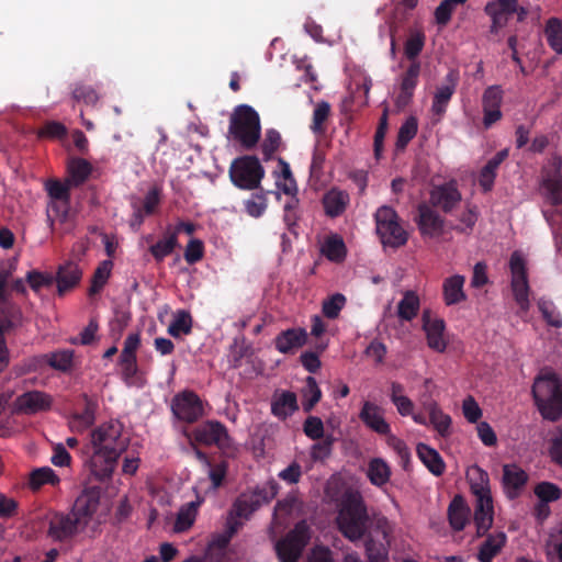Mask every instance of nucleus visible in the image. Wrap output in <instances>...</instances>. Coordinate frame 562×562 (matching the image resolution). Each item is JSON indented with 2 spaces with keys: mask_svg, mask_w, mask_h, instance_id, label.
<instances>
[{
  "mask_svg": "<svg viewBox=\"0 0 562 562\" xmlns=\"http://www.w3.org/2000/svg\"><path fill=\"white\" fill-rule=\"evenodd\" d=\"M505 543L506 535L504 532L490 535L480 547L477 560L480 562H491L501 552Z\"/></svg>",
  "mask_w": 562,
  "mask_h": 562,
  "instance_id": "34",
  "label": "nucleus"
},
{
  "mask_svg": "<svg viewBox=\"0 0 562 562\" xmlns=\"http://www.w3.org/2000/svg\"><path fill=\"white\" fill-rule=\"evenodd\" d=\"M535 494L542 503L554 502L562 495L561 490L553 483L541 482L535 487Z\"/></svg>",
  "mask_w": 562,
  "mask_h": 562,
  "instance_id": "58",
  "label": "nucleus"
},
{
  "mask_svg": "<svg viewBox=\"0 0 562 562\" xmlns=\"http://www.w3.org/2000/svg\"><path fill=\"white\" fill-rule=\"evenodd\" d=\"M25 281L35 293H38L42 288L52 286L55 282V278L52 273L30 270L25 276Z\"/></svg>",
  "mask_w": 562,
  "mask_h": 562,
  "instance_id": "52",
  "label": "nucleus"
},
{
  "mask_svg": "<svg viewBox=\"0 0 562 562\" xmlns=\"http://www.w3.org/2000/svg\"><path fill=\"white\" fill-rule=\"evenodd\" d=\"M67 170L70 176L69 181L74 187H78L89 178L92 171V166L83 158L74 157L69 159Z\"/></svg>",
  "mask_w": 562,
  "mask_h": 562,
  "instance_id": "37",
  "label": "nucleus"
},
{
  "mask_svg": "<svg viewBox=\"0 0 562 562\" xmlns=\"http://www.w3.org/2000/svg\"><path fill=\"white\" fill-rule=\"evenodd\" d=\"M193 439L204 446H216L227 448L231 442L227 428L217 420H206L195 427L192 431Z\"/></svg>",
  "mask_w": 562,
  "mask_h": 562,
  "instance_id": "12",
  "label": "nucleus"
},
{
  "mask_svg": "<svg viewBox=\"0 0 562 562\" xmlns=\"http://www.w3.org/2000/svg\"><path fill=\"white\" fill-rule=\"evenodd\" d=\"M518 0H495L485 7L486 13L492 18V32H497L507 24L508 16L517 11Z\"/></svg>",
  "mask_w": 562,
  "mask_h": 562,
  "instance_id": "21",
  "label": "nucleus"
},
{
  "mask_svg": "<svg viewBox=\"0 0 562 562\" xmlns=\"http://www.w3.org/2000/svg\"><path fill=\"white\" fill-rule=\"evenodd\" d=\"M391 474L390 465L382 458H373L369 461L367 476L371 484L381 487L390 481Z\"/></svg>",
  "mask_w": 562,
  "mask_h": 562,
  "instance_id": "33",
  "label": "nucleus"
},
{
  "mask_svg": "<svg viewBox=\"0 0 562 562\" xmlns=\"http://www.w3.org/2000/svg\"><path fill=\"white\" fill-rule=\"evenodd\" d=\"M383 409L376 404L366 401L359 413L361 422L372 431L379 435H389L391 426L384 418Z\"/></svg>",
  "mask_w": 562,
  "mask_h": 562,
  "instance_id": "18",
  "label": "nucleus"
},
{
  "mask_svg": "<svg viewBox=\"0 0 562 562\" xmlns=\"http://www.w3.org/2000/svg\"><path fill=\"white\" fill-rule=\"evenodd\" d=\"M54 278L57 283V294L63 296L79 284L82 278V270L76 262L66 261L58 267Z\"/></svg>",
  "mask_w": 562,
  "mask_h": 562,
  "instance_id": "19",
  "label": "nucleus"
},
{
  "mask_svg": "<svg viewBox=\"0 0 562 562\" xmlns=\"http://www.w3.org/2000/svg\"><path fill=\"white\" fill-rule=\"evenodd\" d=\"M509 266L512 271V291L515 301L522 312H527L530 307L529 284L525 260L519 252L515 251L512 255Z\"/></svg>",
  "mask_w": 562,
  "mask_h": 562,
  "instance_id": "8",
  "label": "nucleus"
},
{
  "mask_svg": "<svg viewBox=\"0 0 562 562\" xmlns=\"http://www.w3.org/2000/svg\"><path fill=\"white\" fill-rule=\"evenodd\" d=\"M71 513H53L48 518L47 536L57 542H66L74 539L85 529Z\"/></svg>",
  "mask_w": 562,
  "mask_h": 562,
  "instance_id": "9",
  "label": "nucleus"
},
{
  "mask_svg": "<svg viewBox=\"0 0 562 562\" xmlns=\"http://www.w3.org/2000/svg\"><path fill=\"white\" fill-rule=\"evenodd\" d=\"M546 35L550 46L559 54L562 53V23L550 19L546 26Z\"/></svg>",
  "mask_w": 562,
  "mask_h": 562,
  "instance_id": "55",
  "label": "nucleus"
},
{
  "mask_svg": "<svg viewBox=\"0 0 562 562\" xmlns=\"http://www.w3.org/2000/svg\"><path fill=\"white\" fill-rule=\"evenodd\" d=\"M420 301L416 292L406 291L397 305V315L402 321L411 322L418 314Z\"/></svg>",
  "mask_w": 562,
  "mask_h": 562,
  "instance_id": "39",
  "label": "nucleus"
},
{
  "mask_svg": "<svg viewBox=\"0 0 562 562\" xmlns=\"http://www.w3.org/2000/svg\"><path fill=\"white\" fill-rule=\"evenodd\" d=\"M178 246L179 241L176 234L171 233V226H168L162 238L149 247V252L157 262H162Z\"/></svg>",
  "mask_w": 562,
  "mask_h": 562,
  "instance_id": "32",
  "label": "nucleus"
},
{
  "mask_svg": "<svg viewBox=\"0 0 562 562\" xmlns=\"http://www.w3.org/2000/svg\"><path fill=\"white\" fill-rule=\"evenodd\" d=\"M130 440L123 436V425L110 420L94 428L90 434L92 454L87 459L90 474L99 482L112 479L119 459L126 451Z\"/></svg>",
  "mask_w": 562,
  "mask_h": 562,
  "instance_id": "1",
  "label": "nucleus"
},
{
  "mask_svg": "<svg viewBox=\"0 0 562 562\" xmlns=\"http://www.w3.org/2000/svg\"><path fill=\"white\" fill-rule=\"evenodd\" d=\"M454 71H449L447 78L448 83L437 87L436 92L434 93L431 113H432V122L437 123L441 120L442 115L446 113L447 106L451 101V98L454 93L456 85L453 81Z\"/></svg>",
  "mask_w": 562,
  "mask_h": 562,
  "instance_id": "23",
  "label": "nucleus"
},
{
  "mask_svg": "<svg viewBox=\"0 0 562 562\" xmlns=\"http://www.w3.org/2000/svg\"><path fill=\"white\" fill-rule=\"evenodd\" d=\"M72 98L78 102H83L87 105H95L100 95L91 86L77 85L72 91Z\"/></svg>",
  "mask_w": 562,
  "mask_h": 562,
  "instance_id": "59",
  "label": "nucleus"
},
{
  "mask_svg": "<svg viewBox=\"0 0 562 562\" xmlns=\"http://www.w3.org/2000/svg\"><path fill=\"white\" fill-rule=\"evenodd\" d=\"M346 297L340 294L336 293L331 295L328 300L324 301L323 303V314L330 319H335L338 317L340 311L345 306Z\"/></svg>",
  "mask_w": 562,
  "mask_h": 562,
  "instance_id": "60",
  "label": "nucleus"
},
{
  "mask_svg": "<svg viewBox=\"0 0 562 562\" xmlns=\"http://www.w3.org/2000/svg\"><path fill=\"white\" fill-rule=\"evenodd\" d=\"M303 396L304 398L302 405L305 412L312 411L313 407L321 401L322 391L313 376L306 378V387Z\"/></svg>",
  "mask_w": 562,
  "mask_h": 562,
  "instance_id": "53",
  "label": "nucleus"
},
{
  "mask_svg": "<svg viewBox=\"0 0 562 562\" xmlns=\"http://www.w3.org/2000/svg\"><path fill=\"white\" fill-rule=\"evenodd\" d=\"M258 508V502L252 501L249 494H241L233 505V513L238 518L248 519Z\"/></svg>",
  "mask_w": 562,
  "mask_h": 562,
  "instance_id": "54",
  "label": "nucleus"
},
{
  "mask_svg": "<svg viewBox=\"0 0 562 562\" xmlns=\"http://www.w3.org/2000/svg\"><path fill=\"white\" fill-rule=\"evenodd\" d=\"M532 393L546 419L554 422L562 416V382L555 374L549 373L537 378Z\"/></svg>",
  "mask_w": 562,
  "mask_h": 562,
  "instance_id": "4",
  "label": "nucleus"
},
{
  "mask_svg": "<svg viewBox=\"0 0 562 562\" xmlns=\"http://www.w3.org/2000/svg\"><path fill=\"white\" fill-rule=\"evenodd\" d=\"M302 502L296 492H290L283 499L277 502L274 506L276 516H288L300 512Z\"/></svg>",
  "mask_w": 562,
  "mask_h": 562,
  "instance_id": "50",
  "label": "nucleus"
},
{
  "mask_svg": "<svg viewBox=\"0 0 562 562\" xmlns=\"http://www.w3.org/2000/svg\"><path fill=\"white\" fill-rule=\"evenodd\" d=\"M326 494L337 506L336 521L339 531L351 541L361 539L370 520L361 493L351 486L331 482Z\"/></svg>",
  "mask_w": 562,
  "mask_h": 562,
  "instance_id": "2",
  "label": "nucleus"
},
{
  "mask_svg": "<svg viewBox=\"0 0 562 562\" xmlns=\"http://www.w3.org/2000/svg\"><path fill=\"white\" fill-rule=\"evenodd\" d=\"M423 406L425 411L429 415V420L434 425L435 429L441 435L446 436L448 432L449 426L451 424V418L443 414L437 404L432 401L423 402Z\"/></svg>",
  "mask_w": 562,
  "mask_h": 562,
  "instance_id": "40",
  "label": "nucleus"
},
{
  "mask_svg": "<svg viewBox=\"0 0 562 562\" xmlns=\"http://www.w3.org/2000/svg\"><path fill=\"white\" fill-rule=\"evenodd\" d=\"M461 409L464 418L471 424L477 423L483 415L479 403L471 395L463 400Z\"/></svg>",
  "mask_w": 562,
  "mask_h": 562,
  "instance_id": "61",
  "label": "nucleus"
},
{
  "mask_svg": "<svg viewBox=\"0 0 562 562\" xmlns=\"http://www.w3.org/2000/svg\"><path fill=\"white\" fill-rule=\"evenodd\" d=\"M416 222L423 236L436 237L445 232V220L429 204H419Z\"/></svg>",
  "mask_w": 562,
  "mask_h": 562,
  "instance_id": "15",
  "label": "nucleus"
},
{
  "mask_svg": "<svg viewBox=\"0 0 562 562\" xmlns=\"http://www.w3.org/2000/svg\"><path fill=\"white\" fill-rule=\"evenodd\" d=\"M330 114V105L326 101H322L316 104L313 112V122L311 125V130L315 134H322L325 131V122L327 121Z\"/></svg>",
  "mask_w": 562,
  "mask_h": 562,
  "instance_id": "56",
  "label": "nucleus"
},
{
  "mask_svg": "<svg viewBox=\"0 0 562 562\" xmlns=\"http://www.w3.org/2000/svg\"><path fill=\"white\" fill-rule=\"evenodd\" d=\"M58 483L59 477L56 475L54 470L48 467L35 469L30 473L29 486L33 491H38L45 484L54 486Z\"/></svg>",
  "mask_w": 562,
  "mask_h": 562,
  "instance_id": "42",
  "label": "nucleus"
},
{
  "mask_svg": "<svg viewBox=\"0 0 562 562\" xmlns=\"http://www.w3.org/2000/svg\"><path fill=\"white\" fill-rule=\"evenodd\" d=\"M416 452L419 460L426 465V468L435 475H441L445 471V463L440 454L429 446L425 443H418Z\"/></svg>",
  "mask_w": 562,
  "mask_h": 562,
  "instance_id": "35",
  "label": "nucleus"
},
{
  "mask_svg": "<svg viewBox=\"0 0 562 562\" xmlns=\"http://www.w3.org/2000/svg\"><path fill=\"white\" fill-rule=\"evenodd\" d=\"M265 176L263 167L256 156H241L233 160L229 167L232 182L243 190L259 188Z\"/></svg>",
  "mask_w": 562,
  "mask_h": 562,
  "instance_id": "6",
  "label": "nucleus"
},
{
  "mask_svg": "<svg viewBox=\"0 0 562 562\" xmlns=\"http://www.w3.org/2000/svg\"><path fill=\"white\" fill-rule=\"evenodd\" d=\"M113 261L110 259L103 260L98 265L91 278L89 295H94L101 292V290L108 283V280L111 277Z\"/></svg>",
  "mask_w": 562,
  "mask_h": 562,
  "instance_id": "41",
  "label": "nucleus"
},
{
  "mask_svg": "<svg viewBox=\"0 0 562 562\" xmlns=\"http://www.w3.org/2000/svg\"><path fill=\"white\" fill-rule=\"evenodd\" d=\"M423 329L426 333L428 346L437 351H443L446 348L445 340V322L441 318H432L431 311L426 308L423 311Z\"/></svg>",
  "mask_w": 562,
  "mask_h": 562,
  "instance_id": "17",
  "label": "nucleus"
},
{
  "mask_svg": "<svg viewBox=\"0 0 562 562\" xmlns=\"http://www.w3.org/2000/svg\"><path fill=\"white\" fill-rule=\"evenodd\" d=\"M171 411L179 420L188 424L195 423L204 414L201 398L192 391L177 394L172 398Z\"/></svg>",
  "mask_w": 562,
  "mask_h": 562,
  "instance_id": "11",
  "label": "nucleus"
},
{
  "mask_svg": "<svg viewBox=\"0 0 562 562\" xmlns=\"http://www.w3.org/2000/svg\"><path fill=\"white\" fill-rule=\"evenodd\" d=\"M474 522L477 536L484 535L493 524V503L491 498L475 499Z\"/></svg>",
  "mask_w": 562,
  "mask_h": 562,
  "instance_id": "31",
  "label": "nucleus"
},
{
  "mask_svg": "<svg viewBox=\"0 0 562 562\" xmlns=\"http://www.w3.org/2000/svg\"><path fill=\"white\" fill-rule=\"evenodd\" d=\"M18 405L26 414H36L50 408L52 397L41 391H30L18 397Z\"/></svg>",
  "mask_w": 562,
  "mask_h": 562,
  "instance_id": "24",
  "label": "nucleus"
},
{
  "mask_svg": "<svg viewBox=\"0 0 562 562\" xmlns=\"http://www.w3.org/2000/svg\"><path fill=\"white\" fill-rule=\"evenodd\" d=\"M228 132L244 149L255 148L261 135L259 114L248 104L237 105L231 115Z\"/></svg>",
  "mask_w": 562,
  "mask_h": 562,
  "instance_id": "3",
  "label": "nucleus"
},
{
  "mask_svg": "<svg viewBox=\"0 0 562 562\" xmlns=\"http://www.w3.org/2000/svg\"><path fill=\"white\" fill-rule=\"evenodd\" d=\"M420 74V63L413 61L402 77L401 82V98L411 99L414 90L418 83V77Z\"/></svg>",
  "mask_w": 562,
  "mask_h": 562,
  "instance_id": "43",
  "label": "nucleus"
},
{
  "mask_svg": "<svg viewBox=\"0 0 562 562\" xmlns=\"http://www.w3.org/2000/svg\"><path fill=\"white\" fill-rule=\"evenodd\" d=\"M322 252L330 261H342L346 256V246L342 238L336 235L328 237L323 245Z\"/></svg>",
  "mask_w": 562,
  "mask_h": 562,
  "instance_id": "46",
  "label": "nucleus"
},
{
  "mask_svg": "<svg viewBox=\"0 0 562 562\" xmlns=\"http://www.w3.org/2000/svg\"><path fill=\"white\" fill-rule=\"evenodd\" d=\"M418 130V123L416 117L409 116L400 127L396 148L404 149L408 143L416 136Z\"/></svg>",
  "mask_w": 562,
  "mask_h": 562,
  "instance_id": "51",
  "label": "nucleus"
},
{
  "mask_svg": "<svg viewBox=\"0 0 562 562\" xmlns=\"http://www.w3.org/2000/svg\"><path fill=\"white\" fill-rule=\"evenodd\" d=\"M430 206L448 213L457 205V181L450 180L441 186H434L430 191Z\"/></svg>",
  "mask_w": 562,
  "mask_h": 562,
  "instance_id": "20",
  "label": "nucleus"
},
{
  "mask_svg": "<svg viewBox=\"0 0 562 562\" xmlns=\"http://www.w3.org/2000/svg\"><path fill=\"white\" fill-rule=\"evenodd\" d=\"M193 319L189 311L178 310L173 319L168 326L167 333L173 338H179L182 335H189L192 331Z\"/></svg>",
  "mask_w": 562,
  "mask_h": 562,
  "instance_id": "38",
  "label": "nucleus"
},
{
  "mask_svg": "<svg viewBox=\"0 0 562 562\" xmlns=\"http://www.w3.org/2000/svg\"><path fill=\"white\" fill-rule=\"evenodd\" d=\"M311 539L307 522L301 520L288 535L276 543V552L281 562H297Z\"/></svg>",
  "mask_w": 562,
  "mask_h": 562,
  "instance_id": "7",
  "label": "nucleus"
},
{
  "mask_svg": "<svg viewBox=\"0 0 562 562\" xmlns=\"http://www.w3.org/2000/svg\"><path fill=\"white\" fill-rule=\"evenodd\" d=\"M321 441L315 442L311 447L310 456L315 462L328 459L333 452V446L336 441L333 435H326Z\"/></svg>",
  "mask_w": 562,
  "mask_h": 562,
  "instance_id": "49",
  "label": "nucleus"
},
{
  "mask_svg": "<svg viewBox=\"0 0 562 562\" xmlns=\"http://www.w3.org/2000/svg\"><path fill=\"white\" fill-rule=\"evenodd\" d=\"M303 475L302 467L299 462H291L285 469L278 473V477L286 484H297Z\"/></svg>",
  "mask_w": 562,
  "mask_h": 562,
  "instance_id": "64",
  "label": "nucleus"
},
{
  "mask_svg": "<svg viewBox=\"0 0 562 562\" xmlns=\"http://www.w3.org/2000/svg\"><path fill=\"white\" fill-rule=\"evenodd\" d=\"M303 431L312 440L324 438V424L317 416H308L303 424Z\"/></svg>",
  "mask_w": 562,
  "mask_h": 562,
  "instance_id": "62",
  "label": "nucleus"
},
{
  "mask_svg": "<svg viewBox=\"0 0 562 562\" xmlns=\"http://www.w3.org/2000/svg\"><path fill=\"white\" fill-rule=\"evenodd\" d=\"M425 34L422 31L415 30L409 33L404 44V55L411 63L418 61L417 57L425 46Z\"/></svg>",
  "mask_w": 562,
  "mask_h": 562,
  "instance_id": "45",
  "label": "nucleus"
},
{
  "mask_svg": "<svg viewBox=\"0 0 562 562\" xmlns=\"http://www.w3.org/2000/svg\"><path fill=\"white\" fill-rule=\"evenodd\" d=\"M467 482L475 499L491 498L487 473L477 465H471L465 472Z\"/></svg>",
  "mask_w": 562,
  "mask_h": 562,
  "instance_id": "25",
  "label": "nucleus"
},
{
  "mask_svg": "<svg viewBox=\"0 0 562 562\" xmlns=\"http://www.w3.org/2000/svg\"><path fill=\"white\" fill-rule=\"evenodd\" d=\"M375 229L385 247L400 248L408 240V234L403 227L396 211L387 205L380 206L374 213Z\"/></svg>",
  "mask_w": 562,
  "mask_h": 562,
  "instance_id": "5",
  "label": "nucleus"
},
{
  "mask_svg": "<svg viewBox=\"0 0 562 562\" xmlns=\"http://www.w3.org/2000/svg\"><path fill=\"white\" fill-rule=\"evenodd\" d=\"M100 504V490L91 487L85 490L75 501L71 507V515L80 520V525L86 529L95 514Z\"/></svg>",
  "mask_w": 562,
  "mask_h": 562,
  "instance_id": "14",
  "label": "nucleus"
},
{
  "mask_svg": "<svg viewBox=\"0 0 562 562\" xmlns=\"http://www.w3.org/2000/svg\"><path fill=\"white\" fill-rule=\"evenodd\" d=\"M307 331L304 328H288L276 336L274 347L283 355L294 353L307 342Z\"/></svg>",
  "mask_w": 562,
  "mask_h": 562,
  "instance_id": "16",
  "label": "nucleus"
},
{
  "mask_svg": "<svg viewBox=\"0 0 562 562\" xmlns=\"http://www.w3.org/2000/svg\"><path fill=\"white\" fill-rule=\"evenodd\" d=\"M502 103V91L497 87H490L483 95L484 119L485 127H490L502 117L499 110Z\"/></svg>",
  "mask_w": 562,
  "mask_h": 562,
  "instance_id": "28",
  "label": "nucleus"
},
{
  "mask_svg": "<svg viewBox=\"0 0 562 562\" xmlns=\"http://www.w3.org/2000/svg\"><path fill=\"white\" fill-rule=\"evenodd\" d=\"M326 346H317V351H305L300 356V361L304 369L310 373H316L322 363L318 353L325 349Z\"/></svg>",
  "mask_w": 562,
  "mask_h": 562,
  "instance_id": "63",
  "label": "nucleus"
},
{
  "mask_svg": "<svg viewBox=\"0 0 562 562\" xmlns=\"http://www.w3.org/2000/svg\"><path fill=\"white\" fill-rule=\"evenodd\" d=\"M83 408L81 412H75L69 419V427L72 431L83 432L95 422V412L98 405L87 395H83Z\"/></svg>",
  "mask_w": 562,
  "mask_h": 562,
  "instance_id": "27",
  "label": "nucleus"
},
{
  "mask_svg": "<svg viewBox=\"0 0 562 562\" xmlns=\"http://www.w3.org/2000/svg\"><path fill=\"white\" fill-rule=\"evenodd\" d=\"M299 207V199L292 194V196L284 204L283 211V222L288 228V231L297 236V221L300 220V214L297 213Z\"/></svg>",
  "mask_w": 562,
  "mask_h": 562,
  "instance_id": "47",
  "label": "nucleus"
},
{
  "mask_svg": "<svg viewBox=\"0 0 562 562\" xmlns=\"http://www.w3.org/2000/svg\"><path fill=\"white\" fill-rule=\"evenodd\" d=\"M299 409L295 393L291 391H282L276 393L271 401V413L281 420L286 419Z\"/></svg>",
  "mask_w": 562,
  "mask_h": 562,
  "instance_id": "29",
  "label": "nucleus"
},
{
  "mask_svg": "<svg viewBox=\"0 0 562 562\" xmlns=\"http://www.w3.org/2000/svg\"><path fill=\"white\" fill-rule=\"evenodd\" d=\"M366 553L369 562H385L389 551L382 542L370 538L366 541Z\"/></svg>",
  "mask_w": 562,
  "mask_h": 562,
  "instance_id": "57",
  "label": "nucleus"
},
{
  "mask_svg": "<svg viewBox=\"0 0 562 562\" xmlns=\"http://www.w3.org/2000/svg\"><path fill=\"white\" fill-rule=\"evenodd\" d=\"M349 202V194L337 188L327 191L322 200L325 214L331 218L340 216L346 211Z\"/></svg>",
  "mask_w": 562,
  "mask_h": 562,
  "instance_id": "26",
  "label": "nucleus"
},
{
  "mask_svg": "<svg viewBox=\"0 0 562 562\" xmlns=\"http://www.w3.org/2000/svg\"><path fill=\"white\" fill-rule=\"evenodd\" d=\"M279 483L271 479L267 481L262 486H257L249 496L252 501L258 502V508L262 505L270 503L279 493Z\"/></svg>",
  "mask_w": 562,
  "mask_h": 562,
  "instance_id": "44",
  "label": "nucleus"
},
{
  "mask_svg": "<svg viewBox=\"0 0 562 562\" xmlns=\"http://www.w3.org/2000/svg\"><path fill=\"white\" fill-rule=\"evenodd\" d=\"M528 481L527 473L516 464L503 467V486L509 498L517 497Z\"/></svg>",
  "mask_w": 562,
  "mask_h": 562,
  "instance_id": "22",
  "label": "nucleus"
},
{
  "mask_svg": "<svg viewBox=\"0 0 562 562\" xmlns=\"http://www.w3.org/2000/svg\"><path fill=\"white\" fill-rule=\"evenodd\" d=\"M282 144V138L280 133L270 128L267 130L265 134V138L261 143V153L263 155V160L268 161L273 158L274 154L279 150Z\"/></svg>",
  "mask_w": 562,
  "mask_h": 562,
  "instance_id": "48",
  "label": "nucleus"
},
{
  "mask_svg": "<svg viewBox=\"0 0 562 562\" xmlns=\"http://www.w3.org/2000/svg\"><path fill=\"white\" fill-rule=\"evenodd\" d=\"M75 351L72 349H59L35 358L37 362H44L52 369L60 372H69L74 368Z\"/></svg>",
  "mask_w": 562,
  "mask_h": 562,
  "instance_id": "30",
  "label": "nucleus"
},
{
  "mask_svg": "<svg viewBox=\"0 0 562 562\" xmlns=\"http://www.w3.org/2000/svg\"><path fill=\"white\" fill-rule=\"evenodd\" d=\"M201 504L202 499L198 498L196 501L187 503L186 505L181 506L175 522V530L177 532H183L191 528L195 521L198 509Z\"/></svg>",
  "mask_w": 562,
  "mask_h": 562,
  "instance_id": "36",
  "label": "nucleus"
},
{
  "mask_svg": "<svg viewBox=\"0 0 562 562\" xmlns=\"http://www.w3.org/2000/svg\"><path fill=\"white\" fill-rule=\"evenodd\" d=\"M540 190L552 204L562 203V159L552 158L542 170Z\"/></svg>",
  "mask_w": 562,
  "mask_h": 562,
  "instance_id": "10",
  "label": "nucleus"
},
{
  "mask_svg": "<svg viewBox=\"0 0 562 562\" xmlns=\"http://www.w3.org/2000/svg\"><path fill=\"white\" fill-rule=\"evenodd\" d=\"M71 187L74 186L69 180L61 182L50 179L46 182V191L52 200L49 209L61 222H65L69 214Z\"/></svg>",
  "mask_w": 562,
  "mask_h": 562,
  "instance_id": "13",
  "label": "nucleus"
}]
</instances>
